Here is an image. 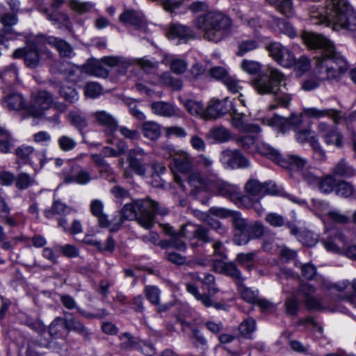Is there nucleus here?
<instances>
[{
	"mask_svg": "<svg viewBox=\"0 0 356 356\" xmlns=\"http://www.w3.org/2000/svg\"><path fill=\"white\" fill-rule=\"evenodd\" d=\"M282 77V73L269 67L252 81V86L259 94H270L274 92L277 81H280Z\"/></svg>",
	"mask_w": 356,
	"mask_h": 356,
	"instance_id": "obj_6",
	"label": "nucleus"
},
{
	"mask_svg": "<svg viewBox=\"0 0 356 356\" xmlns=\"http://www.w3.org/2000/svg\"><path fill=\"white\" fill-rule=\"evenodd\" d=\"M317 131L322 135L327 145L340 148L343 146V136L337 128L331 127L328 124L321 122L318 124Z\"/></svg>",
	"mask_w": 356,
	"mask_h": 356,
	"instance_id": "obj_16",
	"label": "nucleus"
},
{
	"mask_svg": "<svg viewBox=\"0 0 356 356\" xmlns=\"http://www.w3.org/2000/svg\"><path fill=\"white\" fill-rule=\"evenodd\" d=\"M168 210L159 206V203L150 198L134 200L126 204L121 209L120 221L111 231L118 229L124 220H136L143 227L149 229L154 223L156 215L164 216L167 215Z\"/></svg>",
	"mask_w": 356,
	"mask_h": 356,
	"instance_id": "obj_3",
	"label": "nucleus"
},
{
	"mask_svg": "<svg viewBox=\"0 0 356 356\" xmlns=\"http://www.w3.org/2000/svg\"><path fill=\"white\" fill-rule=\"evenodd\" d=\"M188 184L191 191L197 193L200 191H210L211 177L207 179L202 177L198 172H193L188 177Z\"/></svg>",
	"mask_w": 356,
	"mask_h": 356,
	"instance_id": "obj_27",
	"label": "nucleus"
},
{
	"mask_svg": "<svg viewBox=\"0 0 356 356\" xmlns=\"http://www.w3.org/2000/svg\"><path fill=\"white\" fill-rule=\"evenodd\" d=\"M293 66L296 76L300 77L310 69V60L308 58L302 56L298 59H294Z\"/></svg>",
	"mask_w": 356,
	"mask_h": 356,
	"instance_id": "obj_48",
	"label": "nucleus"
},
{
	"mask_svg": "<svg viewBox=\"0 0 356 356\" xmlns=\"http://www.w3.org/2000/svg\"><path fill=\"white\" fill-rule=\"evenodd\" d=\"M180 100L183 103L186 109L192 115H205V109L201 102L188 99L183 101L181 98Z\"/></svg>",
	"mask_w": 356,
	"mask_h": 356,
	"instance_id": "obj_51",
	"label": "nucleus"
},
{
	"mask_svg": "<svg viewBox=\"0 0 356 356\" xmlns=\"http://www.w3.org/2000/svg\"><path fill=\"white\" fill-rule=\"evenodd\" d=\"M302 114L308 118L318 119L325 116H328L332 119L334 124H338L343 118L341 111L329 108V109H319L315 107L304 108Z\"/></svg>",
	"mask_w": 356,
	"mask_h": 356,
	"instance_id": "obj_25",
	"label": "nucleus"
},
{
	"mask_svg": "<svg viewBox=\"0 0 356 356\" xmlns=\"http://www.w3.org/2000/svg\"><path fill=\"white\" fill-rule=\"evenodd\" d=\"M0 22L3 25V30L5 33L13 32V26L17 24L18 17L17 13H5L0 17Z\"/></svg>",
	"mask_w": 356,
	"mask_h": 356,
	"instance_id": "obj_45",
	"label": "nucleus"
},
{
	"mask_svg": "<svg viewBox=\"0 0 356 356\" xmlns=\"http://www.w3.org/2000/svg\"><path fill=\"white\" fill-rule=\"evenodd\" d=\"M266 233L265 228L262 225L258 222L250 223L245 235L248 237V242L251 238H257L261 236H264Z\"/></svg>",
	"mask_w": 356,
	"mask_h": 356,
	"instance_id": "obj_55",
	"label": "nucleus"
},
{
	"mask_svg": "<svg viewBox=\"0 0 356 356\" xmlns=\"http://www.w3.org/2000/svg\"><path fill=\"white\" fill-rule=\"evenodd\" d=\"M322 243L327 250L336 253L345 250L349 244V238L341 231H334Z\"/></svg>",
	"mask_w": 356,
	"mask_h": 356,
	"instance_id": "obj_14",
	"label": "nucleus"
},
{
	"mask_svg": "<svg viewBox=\"0 0 356 356\" xmlns=\"http://www.w3.org/2000/svg\"><path fill=\"white\" fill-rule=\"evenodd\" d=\"M221 162L230 168H248L249 161L238 150L226 149L222 152L220 155Z\"/></svg>",
	"mask_w": 356,
	"mask_h": 356,
	"instance_id": "obj_18",
	"label": "nucleus"
},
{
	"mask_svg": "<svg viewBox=\"0 0 356 356\" xmlns=\"http://www.w3.org/2000/svg\"><path fill=\"white\" fill-rule=\"evenodd\" d=\"M181 234L191 241L192 248H197L214 241L209 230L201 225H183Z\"/></svg>",
	"mask_w": 356,
	"mask_h": 356,
	"instance_id": "obj_7",
	"label": "nucleus"
},
{
	"mask_svg": "<svg viewBox=\"0 0 356 356\" xmlns=\"http://www.w3.org/2000/svg\"><path fill=\"white\" fill-rule=\"evenodd\" d=\"M310 19L315 24H332L334 30L341 28L356 31V13L346 0H331L325 8L313 7Z\"/></svg>",
	"mask_w": 356,
	"mask_h": 356,
	"instance_id": "obj_2",
	"label": "nucleus"
},
{
	"mask_svg": "<svg viewBox=\"0 0 356 356\" xmlns=\"http://www.w3.org/2000/svg\"><path fill=\"white\" fill-rule=\"evenodd\" d=\"M257 149L259 154L269 158L271 161L280 158L279 152L267 143L263 142L257 143Z\"/></svg>",
	"mask_w": 356,
	"mask_h": 356,
	"instance_id": "obj_53",
	"label": "nucleus"
},
{
	"mask_svg": "<svg viewBox=\"0 0 356 356\" xmlns=\"http://www.w3.org/2000/svg\"><path fill=\"white\" fill-rule=\"evenodd\" d=\"M34 183V179L27 173L22 172L15 177L16 187L19 190H24Z\"/></svg>",
	"mask_w": 356,
	"mask_h": 356,
	"instance_id": "obj_59",
	"label": "nucleus"
},
{
	"mask_svg": "<svg viewBox=\"0 0 356 356\" xmlns=\"http://www.w3.org/2000/svg\"><path fill=\"white\" fill-rule=\"evenodd\" d=\"M120 22L125 24L138 27L142 24V18L134 10H126L119 17Z\"/></svg>",
	"mask_w": 356,
	"mask_h": 356,
	"instance_id": "obj_44",
	"label": "nucleus"
},
{
	"mask_svg": "<svg viewBox=\"0 0 356 356\" xmlns=\"http://www.w3.org/2000/svg\"><path fill=\"white\" fill-rule=\"evenodd\" d=\"M44 42L54 47L62 57H70L73 54L71 45L58 38L54 36L47 37L44 38Z\"/></svg>",
	"mask_w": 356,
	"mask_h": 356,
	"instance_id": "obj_32",
	"label": "nucleus"
},
{
	"mask_svg": "<svg viewBox=\"0 0 356 356\" xmlns=\"http://www.w3.org/2000/svg\"><path fill=\"white\" fill-rule=\"evenodd\" d=\"M268 124L284 134L289 128V120L278 114H275L273 117L268 120Z\"/></svg>",
	"mask_w": 356,
	"mask_h": 356,
	"instance_id": "obj_42",
	"label": "nucleus"
},
{
	"mask_svg": "<svg viewBox=\"0 0 356 356\" xmlns=\"http://www.w3.org/2000/svg\"><path fill=\"white\" fill-rule=\"evenodd\" d=\"M24 325L28 326L30 329L36 332L40 337L46 332V326L38 318H34L31 316H26L24 319ZM51 340L50 339H36L33 341V343L41 348H49Z\"/></svg>",
	"mask_w": 356,
	"mask_h": 356,
	"instance_id": "obj_23",
	"label": "nucleus"
},
{
	"mask_svg": "<svg viewBox=\"0 0 356 356\" xmlns=\"http://www.w3.org/2000/svg\"><path fill=\"white\" fill-rule=\"evenodd\" d=\"M233 104L227 98L222 100L213 99L210 101L205 115L207 119H216L232 111Z\"/></svg>",
	"mask_w": 356,
	"mask_h": 356,
	"instance_id": "obj_15",
	"label": "nucleus"
},
{
	"mask_svg": "<svg viewBox=\"0 0 356 356\" xmlns=\"http://www.w3.org/2000/svg\"><path fill=\"white\" fill-rule=\"evenodd\" d=\"M211 137L216 141L224 143L228 141L231 138L230 132L224 127H216L210 131Z\"/></svg>",
	"mask_w": 356,
	"mask_h": 356,
	"instance_id": "obj_56",
	"label": "nucleus"
},
{
	"mask_svg": "<svg viewBox=\"0 0 356 356\" xmlns=\"http://www.w3.org/2000/svg\"><path fill=\"white\" fill-rule=\"evenodd\" d=\"M69 119L71 124L79 130H82L88 126L87 118L82 113L76 111L70 112Z\"/></svg>",
	"mask_w": 356,
	"mask_h": 356,
	"instance_id": "obj_49",
	"label": "nucleus"
},
{
	"mask_svg": "<svg viewBox=\"0 0 356 356\" xmlns=\"http://www.w3.org/2000/svg\"><path fill=\"white\" fill-rule=\"evenodd\" d=\"M92 179L89 171L80 166H76L73 168L72 175L65 176L63 182L65 184L76 182L78 184L84 185L89 183Z\"/></svg>",
	"mask_w": 356,
	"mask_h": 356,
	"instance_id": "obj_29",
	"label": "nucleus"
},
{
	"mask_svg": "<svg viewBox=\"0 0 356 356\" xmlns=\"http://www.w3.org/2000/svg\"><path fill=\"white\" fill-rule=\"evenodd\" d=\"M60 95L66 101L74 103L78 99V94L76 91L68 86H61L59 89Z\"/></svg>",
	"mask_w": 356,
	"mask_h": 356,
	"instance_id": "obj_63",
	"label": "nucleus"
},
{
	"mask_svg": "<svg viewBox=\"0 0 356 356\" xmlns=\"http://www.w3.org/2000/svg\"><path fill=\"white\" fill-rule=\"evenodd\" d=\"M143 136L150 140H156L161 136V126L153 121H147L141 127Z\"/></svg>",
	"mask_w": 356,
	"mask_h": 356,
	"instance_id": "obj_38",
	"label": "nucleus"
},
{
	"mask_svg": "<svg viewBox=\"0 0 356 356\" xmlns=\"http://www.w3.org/2000/svg\"><path fill=\"white\" fill-rule=\"evenodd\" d=\"M14 58H24L26 65L30 68L36 67L40 63V55L35 43H28L24 48L17 49L13 54Z\"/></svg>",
	"mask_w": 356,
	"mask_h": 356,
	"instance_id": "obj_13",
	"label": "nucleus"
},
{
	"mask_svg": "<svg viewBox=\"0 0 356 356\" xmlns=\"http://www.w3.org/2000/svg\"><path fill=\"white\" fill-rule=\"evenodd\" d=\"M53 103L52 95L46 90L37 92L33 102L26 108L27 111L34 118L41 117L44 111Z\"/></svg>",
	"mask_w": 356,
	"mask_h": 356,
	"instance_id": "obj_11",
	"label": "nucleus"
},
{
	"mask_svg": "<svg viewBox=\"0 0 356 356\" xmlns=\"http://www.w3.org/2000/svg\"><path fill=\"white\" fill-rule=\"evenodd\" d=\"M160 82L174 90H180L183 83L181 79L173 77L169 72H165L159 77Z\"/></svg>",
	"mask_w": 356,
	"mask_h": 356,
	"instance_id": "obj_46",
	"label": "nucleus"
},
{
	"mask_svg": "<svg viewBox=\"0 0 356 356\" xmlns=\"http://www.w3.org/2000/svg\"><path fill=\"white\" fill-rule=\"evenodd\" d=\"M195 25L204 33L205 39L218 42L222 38L224 31L230 26V19L220 13L208 12L197 18Z\"/></svg>",
	"mask_w": 356,
	"mask_h": 356,
	"instance_id": "obj_4",
	"label": "nucleus"
},
{
	"mask_svg": "<svg viewBox=\"0 0 356 356\" xmlns=\"http://www.w3.org/2000/svg\"><path fill=\"white\" fill-rule=\"evenodd\" d=\"M232 224L236 229L234 235V242L238 245L248 243V237L245 235L250 223L247 219L242 217L241 214L237 211L231 213Z\"/></svg>",
	"mask_w": 356,
	"mask_h": 356,
	"instance_id": "obj_17",
	"label": "nucleus"
},
{
	"mask_svg": "<svg viewBox=\"0 0 356 356\" xmlns=\"http://www.w3.org/2000/svg\"><path fill=\"white\" fill-rule=\"evenodd\" d=\"M291 233L296 236L297 239L304 245L313 246L317 241V238L314 234L305 229L296 227H291Z\"/></svg>",
	"mask_w": 356,
	"mask_h": 356,
	"instance_id": "obj_33",
	"label": "nucleus"
},
{
	"mask_svg": "<svg viewBox=\"0 0 356 356\" xmlns=\"http://www.w3.org/2000/svg\"><path fill=\"white\" fill-rule=\"evenodd\" d=\"M238 290L241 294V298L248 302L255 304L258 297L257 291H253L250 288L246 287L243 282L237 285Z\"/></svg>",
	"mask_w": 356,
	"mask_h": 356,
	"instance_id": "obj_50",
	"label": "nucleus"
},
{
	"mask_svg": "<svg viewBox=\"0 0 356 356\" xmlns=\"http://www.w3.org/2000/svg\"><path fill=\"white\" fill-rule=\"evenodd\" d=\"M168 154L165 157H173V161L177 170L181 172H188L192 168V160L188 154L184 152L175 153L172 147H166Z\"/></svg>",
	"mask_w": 356,
	"mask_h": 356,
	"instance_id": "obj_24",
	"label": "nucleus"
},
{
	"mask_svg": "<svg viewBox=\"0 0 356 356\" xmlns=\"http://www.w3.org/2000/svg\"><path fill=\"white\" fill-rule=\"evenodd\" d=\"M58 144L61 150L69 152L75 148L77 143L74 138L68 136L63 135L58 138Z\"/></svg>",
	"mask_w": 356,
	"mask_h": 356,
	"instance_id": "obj_61",
	"label": "nucleus"
},
{
	"mask_svg": "<svg viewBox=\"0 0 356 356\" xmlns=\"http://www.w3.org/2000/svg\"><path fill=\"white\" fill-rule=\"evenodd\" d=\"M18 70L14 64L7 67L3 74V79L10 84L15 83L17 80Z\"/></svg>",
	"mask_w": 356,
	"mask_h": 356,
	"instance_id": "obj_64",
	"label": "nucleus"
},
{
	"mask_svg": "<svg viewBox=\"0 0 356 356\" xmlns=\"http://www.w3.org/2000/svg\"><path fill=\"white\" fill-rule=\"evenodd\" d=\"M210 191H216L220 195L228 197L232 201L241 198V191L237 186L229 184L214 175L211 176Z\"/></svg>",
	"mask_w": 356,
	"mask_h": 356,
	"instance_id": "obj_10",
	"label": "nucleus"
},
{
	"mask_svg": "<svg viewBox=\"0 0 356 356\" xmlns=\"http://www.w3.org/2000/svg\"><path fill=\"white\" fill-rule=\"evenodd\" d=\"M49 334L51 338L63 339L67 337L66 318L56 317L49 325Z\"/></svg>",
	"mask_w": 356,
	"mask_h": 356,
	"instance_id": "obj_30",
	"label": "nucleus"
},
{
	"mask_svg": "<svg viewBox=\"0 0 356 356\" xmlns=\"http://www.w3.org/2000/svg\"><path fill=\"white\" fill-rule=\"evenodd\" d=\"M2 105L9 111H19L26 108V102L19 93L13 92L6 95L2 100Z\"/></svg>",
	"mask_w": 356,
	"mask_h": 356,
	"instance_id": "obj_31",
	"label": "nucleus"
},
{
	"mask_svg": "<svg viewBox=\"0 0 356 356\" xmlns=\"http://www.w3.org/2000/svg\"><path fill=\"white\" fill-rule=\"evenodd\" d=\"M66 318L67 332L73 331L83 337L89 338L91 332L79 319L74 317L72 313L65 312Z\"/></svg>",
	"mask_w": 356,
	"mask_h": 356,
	"instance_id": "obj_28",
	"label": "nucleus"
},
{
	"mask_svg": "<svg viewBox=\"0 0 356 356\" xmlns=\"http://www.w3.org/2000/svg\"><path fill=\"white\" fill-rule=\"evenodd\" d=\"M133 62L122 56H104L101 60L91 59L83 66V70L90 74L97 77L106 78L109 70L105 66L109 67H120L126 70Z\"/></svg>",
	"mask_w": 356,
	"mask_h": 356,
	"instance_id": "obj_5",
	"label": "nucleus"
},
{
	"mask_svg": "<svg viewBox=\"0 0 356 356\" xmlns=\"http://www.w3.org/2000/svg\"><path fill=\"white\" fill-rule=\"evenodd\" d=\"M72 209L60 201L53 202L51 208L44 211V216L47 218H52L55 215L65 216L70 214Z\"/></svg>",
	"mask_w": 356,
	"mask_h": 356,
	"instance_id": "obj_40",
	"label": "nucleus"
},
{
	"mask_svg": "<svg viewBox=\"0 0 356 356\" xmlns=\"http://www.w3.org/2000/svg\"><path fill=\"white\" fill-rule=\"evenodd\" d=\"M93 122L105 128L108 135H112L118 130V124L114 117L105 111H97L90 115Z\"/></svg>",
	"mask_w": 356,
	"mask_h": 356,
	"instance_id": "obj_20",
	"label": "nucleus"
},
{
	"mask_svg": "<svg viewBox=\"0 0 356 356\" xmlns=\"http://www.w3.org/2000/svg\"><path fill=\"white\" fill-rule=\"evenodd\" d=\"M296 141L299 143H309L314 152L322 160L326 158L325 152L317 138L316 134L311 129L297 130L295 135Z\"/></svg>",
	"mask_w": 356,
	"mask_h": 356,
	"instance_id": "obj_12",
	"label": "nucleus"
},
{
	"mask_svg": "<svg viewBox=\"0 0 356 356\" xmlns=\"http://www.w3.org/2000/svg\"><path fill=\"white\" fill-rule=\"evenodd\" d=\"M195 278L200 281L204 285L207 286L208 296H213L218 293V289L216 287L215 277L213 275L206 274L204 275V277L197 275Z\"/></svg>",
	"mask_w": 356,
	"mask_h": 356,
	"instance_id": "obj_54",
	"label": "nucleus"
},
{
	"mask_svg": "<svg viewBox=\"0 0 356 356\" xmlns=\"http://www.w3.org/2000/svg\"><path fill=\"white\" fill-rule=\"evenodd\" d=\"M355 173V170L345 159H341L332 170V175L336 177H350Z\"/></svg>",
	"mask_w": 356,
	"mask_h": 356,
	"instance_id": "obj_39",
	"label": "nucleus"
},
{
	"mask_svg": "<svg viewBox=\"0 0 356 356\" xmlns=\"http://www.w3.org/2000/svg\"><path fill=\"white\" fill-rule=\"evenodd\" d=\"M336 186V179L332 175L323 178L318 183L319 189L325 193L332 192Z\"/></svg>",
	"mask_w": 356,
	"mask_h": 356,
	"instance_id": "obj_60",
	"label": "nucleus"
},
{
	"mask_svg": "<svg viewBox=\"0 0 356 356\" xmlns=\"http://www.w3.org/2000/svg\"><path fill=\"white\" fill-rule=\"evenodd\" d=\"M245 192L250 196L254 197L262 195L264 184L254 179H250L245 186Z\"/></svg>",
	"mask_w": 356,
	"mask_h": 356,
	"instance_id": "obj_52",
	"label": "nucleus"
},
{
	"mask_svg": "<svg viewBox=\"0 0 356 356\" xmlns=\"http://www.w3.org/2000/svg\"><path fill=\"white\" fill-rule=\"evenodd\" d=\"M328 290L339 293V298L345 300L356 308V280L350 283L347 280L339 282L337 283L325 284Z\"/></svg>",
	"mask_w": 356,
	"mask_h": 356,
	"instance_id": "obj_9",
	"label": "nucleus"
},
{
	"mask_svg": "<svg viewBox=\"0 0 356 356\" xmlns=\"http://www.w3.org/2000/svg\"><path fill=\"white\" fill-rule=\"evenodd\" d=\"M232 116L231 124L232 127L238 129L240 132L250 133L251 134H257L261 132V128L256 124L245 123V115L239 113L232 106V111H229Z\"/></svg>",
	"mask_w": 356,
	"mask_h": 356,
	"instance_id": "obj_19",
	"label": "nucleus"
},
{
	"mask_svg": "<svg viewBox=\"0 0 356 356\" xmlns=\"http://www.w3.org/2000/svg\"><path fill=\"white\" fill-rule=\"evenodd\" d=\"M44 13L49 21L52 22L54 25H58V29H62L63 27L70 28V23L67 14L58 11H54L49 13L47 9L44 10Z\"/></svg>",
	"mask_w": 356,
	"mask_h": 356,
	"instance_id": "obj_36",
	"label": "nucleus"
},
{
	"mask_svg": "<svg viewBox=\"0 0 356 356\" xmlns=\"http://www.w3.org/2000/svg\"><path fill=\"white\" fill-rule=\"evenodd\" d=\"M186 286L187 291L194 296V297L197 300L200 301L205 307H211L212 300L209 296L204 293H200L197 287L193 284H187Z\"/></svg>",
	"mask_w": 356,
	"mask_h": 356,
	"instance_id": "obj_47",
	"label": "nucleus"
},
{
	"mask_svg": "<svg viewBox=\"0 0 356 356\" xmlns=\"http://www.w3.org/2000/svg\"><path fill=\"white\" fill-rule=\"evenodd\" d=\"M169 40L178 39L179 43H185L193 38L192 30L181 24H172L166 33Z\"/></svg>",
	"mask_w": 356,
	"mask_h": 356,
	"instance_id": "obj_26",
	"label": "nucleus"
},
{
	"mask_svg": "<svg viewBox=\"0 0 356 356\" xmlns=\"http://www.w3.org/2000/svg\"><path fill=\"white\" fill-rule=\"evenodd\" d=\"M273 93L275 95L278 104L280 106L287 107L289 96L288 93L287 84L284 75L280 81H277L276 88L274 89V92Z\"/></svg>",
	"mask_w": 356,
	"mask_h": 356,
	"instance_id": "obj_34",
	"label": "nucleus"
},
{
	"mask_svg": "<svg viewBox=\"0 0 356 356\" xmlns=\"http://www.w3.org/2000/svg\"><path fill=\"white\" fill-rule=\"evenodd\" d=\"M270 56L281 66L289 67V49L280 42H270L266 46Z\"/></svg>",
	"mask_w": 356,
	"mask_h": 356,
	"instance_id": "obj_22",
	"label": "nucleus"
},
{
	"mask_svg": "<svg viewBox=\"0 0 356 356\" xmlns=\"http://www.w3.org/2000/svg\"><path fill=\"white\" fill-rule=\"evenodd\" d=\"M10 209L6 203L3 197H0V219L1 220L10 227H15L17 222L13 216L10 215Z\"/></svg>",
	"mask_w": 356,
	"mask_h": 356,
	"instance_id": "obj_41",
	"label": "nucleus"
},
{
	"mask_svg": "<svg viewBox=\"0 0 356 356\" xmlns=\"http://www.w3.org/2000/svg\"><path fill=\"white\" fill-rule=\"evenodd\" d=\"M151 108L154 114L163 117H172L176 115L175 106L165 102H154L151 104Z\"/></svg>",
	"mask_w": 356,
	"mask_h": 356,
	"instance_id": "obj_35",
	"label": "nucleus"
},
{
	"mask_svg": "<svg viewBox=\"0 0 356 356\" xmlns=\"http://www.w3.org/2000/svg\"><path fill=\"white\" fill-rule=\"evenodd\" d=\"M301 38L310 49L321 50L315 58L314 74L319 81H338L348 69L346 60L335 51L334 44L321 34L303 32Z\"/></svg>",
	"mask_w": 356,
	"mask_h": 356,
	"instance_id": "obj_1",
	"label": "nucleus"
},
{
	"mask_svg": "<svg viewBox=\"0 0 356 356\" xmlns=\"http://www.w3.org/2000/svg\"><path fill=\"white\" fill-rule=\"evenodd\" d=\"M354 193L353 186L347 181H341L337 186L336 193L343 197H349Z\"/></svg>",
	"mask_w": 356,
	"mask_h": 356,
	"instance_id": "obj_62",
	"label": "nucleus"
},
{
	"mask_svg": "<svg viewBox=\"0 0 356 356\" xmlns=\"http://www.w3.org/2000/svg\"><path fill=\"white\" fill-rule=\"evenodd\" d=\"M213 268L215 271L223 273L234 279L236 285L243 282L241 271L232 262H225L222 259H215L213 262Z\"/></svg>",
	"mask_w": 356,
	"mask_h": 356,
	"instance_id": "obj_21",
	"label": "nucleus"
},
{
	"mask_svg": "<svg viewBox=\"0 0 356 356\" xmlns=\"http://www.w3.org/2000/svg\"><path fill=\"white\" fill-rule=\"evenodd\" d=\"M17 158L31 165L35 170L41 168L46 161V150H36L32 146L22 145L15 151Z\"/></svg>",
	"mask_w": 356,
	"mask_h": 356,
	"instance_id": "obj_8",
	"label": "nucleus"
},
{
	"mask_svg": "<svg viewBox=\"0 0 356 356\" xmlns=\"http://www.w3.org/2000/svg\"><path fill=\"white\" fill-rule=\"evenodd\" d=\"M202 220L211 229L216 230L219 234L225 235L227 233V229L223 227L219 221L211 218L208 214L202 213Z\"/></svg>",
	"mask_w": 356,
	"mask_h": 356,
	"instance_id": "obj_57",
	"label": "nucleus"
},
{
	"mask_svg": "<svg viewBox=\"0 0 356 356\" xmlns=\"http://www.w3.org/2000/svg\"><path fill=\"white\" fill-rule=\"evenodd\" d=\"M90 211L93 216L98 218L99 224L102 227L108 225L109 222L107 216L103 213V203L99 200H94L90 203Z\"/></svg>",
	"mask_w": 356,
	"mask_h": 356,
	"instance_id": "obj_37",
	"label": "nucleus"
},
{
	"mask_svg": "<svg viewBox=\"0 0 356 356\" xmlns=\"http://www.w3.org/2000/svg\"><path fill=\"white\" fill-rule=\"evenodd\" d=\"M256 330V321L253 318L244 319L238 325V332L241 337L250 339Z\"/></svg>",
	"mask_w": 356,
	"mask_h": 356,
	"instance_id": "obj_43",
	"label": "nucleus"
},
{
	"mask_svg": "<svg viewBox=\"0 0 356 356\" xmlns=\"http://www.w3.org/2000/svg\"><path fill=\"white\" fill-rule=\"evenodd\" d=\"M256 252L239 253L236 255V261L240 265L250 270L253 267V261L256 258Z\"/></svg>",
	"mask_w": 356,
	"mask_h": 356,
	"instance_id": "obj_58",
	"label": "nucleus"
}]
</instances>
